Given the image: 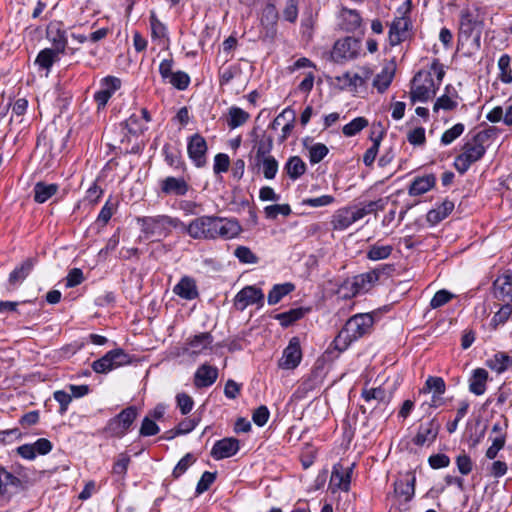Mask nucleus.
Listing matches in <instances>:
<instances>
[{
  "mask_svg": "<svg viewBox=\"0 0 512 512\" xmlns=\"http://www.w3.org/2000/svg\"><path fill=\"white\" fill-rule=\"evenodd\" d=\"M192 239L215 240L217 238L232 239L241 232V226L234 219L217 216H200L180 228Z\"/></svg>",
  "mask_w": 512,
  "mask_h": 512,
  "instance_id": "f257e3e1",
  "label": "nucleus"
},
{
  "mask_svg": "<svg viewBox=\"0 0 512 512\" xmlns=\"http://www.w3.org/2000/svg\"><path fill=\"white\" fill-rule=\"evenodd\" d=\"M136 221L145 239L167 237L172 229L184 227V222L179 218L166 214L142 216L138 217Z\"/></svg>",
  "mask_w": 512,
  "mask_h": 512,
  "instance_id": "f03ea898",
  "label": "nucleus"
},
{
  "mask_svg": "<svg viewBox=\"0 0 512 512\" xmlns=\"http://www.w3.org/2000/svg\"><path fill=\"white\" fill-rule=\"evenodd\" d=\"M137 416V407L128 406L119 414L108 420L106 426L104 427L103 433H105L108 437L120 439L129 432Z\"/></svg>",
  "mask_w": 512,
  "mask_h": 512,
  "instance_id": "7ed1b4c3",
  "label": "nucleus"
},
{
  "mask_svg": "<svg viewBox=\"0 0 512 512\" xmlns=\"http://www.w3.org/2000/svg\"><path fill=\"white\" fill-rule=\"evenodd\" d=\"M438 90L430 71H419L412 80L410 98L412 103L427 102Z\"/></svg>",
  "mask_w": 512,
  "mask_h": 512,
  "instance_id": "20e7f679",
  "label": "nucleus"
},
{
  "mask_svg": "<svg viewBox=\"0 0 512 512\" xmlns=\"http://www.w3.org/2000/svg\"><path fill=\"white\" fill-rule=\"evenodd\" d=\"M131 363V356L123 349L117 348L108 351L100 359L92 363V369L96 373H108L116 368L125 366Z\"/></svg>",
  "mask_w": 512,
  "mask_h": 512,
  "instance_id": "39448f33",
  "label": "nucleus"
},
{
  "mask_svg": "<svg viewBox=\"0 0 512 512\" xmlns=\"http://www.w3.org/2000/svg\"><path fill=\"white\" fill-rule=\"evenodd\" d=\"M361 49V41L354 37H344L335 42L331 58L336 63H344L358 57Z\"/></svg>",
  "mask_w": 512,
  "mask_h": 512,
  "instance_id": "423d86ee",
  "label": "nucleus"
},
{
  "mask_svg": "<svg viewBox=\"0 0 512 512\" xmlns=\"http://www.w3.org/2000/svg\"><path fill=\"white\" fill-rule=\"evenodd\" d=\"M484 145L474 142H467L463 146V152L454 160V167L460 174H465L470 166L479 161L485 154Z\"/></svg>",
  "mask_w": 512,
  "mask_h": 512,
  "instance_id": "0eeeda50",
  "label": "nucleus"
},
{
  "mask_svg": "<svg viewBox=\"0 0 512 512\" xmlns=\"http://www.w3.org/2000/svg\"><path fill=\"white\" fill-rule=\"evenodd\" d=\"M390 270H392L391 265H383L368 272L358 274L351 278L352 285H354V289L358 294L367 293L379 282L381 276Z\"/></svg>",
  "mask_w": 512,
  "mask_h": 512,
  "instance_id": "6e6552de",
  "label": "nucleus"
},
{
  "mask_svg": "<svg viewBox=\"0 0 512 512\" xmlns=\"http://www.w3.org/2000/svg\"><path fill=\"white\" fill-rule=\"evenodd\" d=\"M159 195L184 197L191 190V185L183 176H167L159 181Z\"/></svg>",
  "mask_w": 512,
  "mask_h": 512,
  "instance_id": "1a4fd4ad",
  "label": "nucleus"
},
{
  "mask_svg": "<svg viewBox=\"0 0 512 512\" xmlns=\"http://www.w3.org/2000/svg\"><path fill=\"white\" fill-rule=\"evenodd\" d=\"M373 323V314L359 313L350 317L344 327L350 333L352 339L358 340L371 331Z\"/></svg>",
  "mask_w": 512,
  "mask_h": 512,
  "instance_id": "9d476101",
  "label": "nucleus"
},
{
  "mask_svg": "<svg viewBox=\"0 0 512 512\" xmlns=\"http://www.w3.org/2000/svg\"><path fill=\"white\" fill-rule=\"evenodd\" d=\"M120 78L108 75L100 80V89L95 92L94 100L98 108H104L114 93L121 88Z\"/></svg>",
  "mask_w": 512,
  "mask_h": 512,
  "instance_id": "9b49d317",
  "label": "nucleus"
},
{
  "mask_svg": "<svg viewBox=\"0 0 512 512\" xmlns=\"http://www.w3.org/2000/svg\"><path fill=\"white\" fill-rule=\"evenodd\" d=\"M354 464L351 467L344 468L342 464L336 463L333 465L332 473L329 482V490L335 493L338 490L347 492L350 489L351 475Z\"/></svg>",
  "mask_w": 512,
  "mask_h": 512,
  "instance_id": "f8f14e48",
  "label": "nucleus"
},
{
  "mask_svg": "<svg viewBox=\"0 0 512 512\" xmlns=\"http://www.w3.org/2000/svg\"><path fill=\"white\" fill-rule=\"evenodd\" d=\"M207 150V142L200 134L196 133L188 138L187 153L196 167L200 168L206 164Z\"/></svg>",
  "mask_w": 512,
  "mask_h": 512,
  "instance_id": "ddd939ff",
  "label": "nucleus"
},
{
  "mask_svg": "<svg viewBox=\"0 0 512 512\" xmlns=\"http://www.w3.org/2000/svg\"><path fill=\"white\" fill-rule=\"evenodd\" d=\"M440 431L439 422L433 418L427 422L419 425L416 435L413 437L412 442L416 446H430L432 445Z\"/></svg>",
  "mask_w": 512,
  "mask_h": 512,
  "instance_id": "4468645a",
  "label": "nucleus"
},
{
  "mask_svg": "<svg viewBox=\"0 0 512 512\" xmlns=\"http://www.w3.org/2000/svg\"><path fill=\"white\" fill-rule=\"evenodd\" d=\"M253 304H258L260 307L264 305V294L260 288L255 286L244 287L234 298V305L240 311Z\"/></svg>",
  "mask_w": 512,
  "mask_h": 512,
  "instance_id": "2eb2a0df",
  "label": "nucleus"
},
{
  "mask_svg": "<svg viewBox=\"0 0 512 512\" xmlns=\"http://www.w3.org/2000/svg\"><path fill=\"white\" fill-rule=\"evenodd\" d=\"M213 336L210 332H202L187 339L183 352L189 356L197 357L211 350Z\"/></svg>",
  "mask_w": 512,
  "mask_h": 512,
  "instance_id": "dca6fc26",
  "label": "nucleus"
},
{
  "mask_svg": "<svg viewBox=\"0 0 512 512\" xmlns=\"http://www.w3.org/2000/svg\"><path fill=\"white\" fill-rule=\"evenodd\" d=\"M482 23L478 8L463 9L460 14V36L470 38L474 31L480 30Z\"/></svg>",
  "mask_w": 512,
  "mask_h": 512,
  "instance_id": "f3484780",
  "label": "nucleus"
},
{
  "mask_svg": "<svg viewBox=\"0 0 512 512\" xmlns=\"http://www.w3.org/2000/svg\"><path fill=\"white\" fill-rule=\"evenodd\" d=\"M278 11L274 4L268 3L262 10L260 24L264 39H274L277 34Z\"/></svg>",
  "mask_w": 512,
  "mask_h": 512,
  "instance_id": "a211bd4d",
  "label": "nucleus"
},
{
  "mask_svg": "<svg viewBox=\"0 0 512 512\" xmlns=\"http://www.w3.org/2000/svg\"><path fill=\"white\" fill-rule=\"evenodd\" d=\"M302 360V349L298 337H292L288 346L284 349L279 367L283 369H295Z\"/></svg>",
  "mask_w": 512,
  "mask_h": 512,
  "instance_id": "6ab92c4d",
  "label": "nucleus"
},
{
  "mask_svg": "<svg viewBox=\"0 0 512 512\" xmlns=\"http://www.w3.org/2000/svg\"><path fill=\"white\" fill-rule=\"evenodd\" d=\"M218 368L208 363L200 365L193 378V384L197 389L212 386L218 378Z\"/></svg>",
  "mask_w": 512,
  "mask_h": 512,
  "instance_id": "aec40b11",
  "label": "nucleus"
},
{
  "mask_svg": "<svg viewBox=\"0 0 512 512\" xmlns=\"http://www.w3.org/2000/svg\"><path fill=\"white\" fill-rule=\"evenodd\" d=\"M410 27L411 21L409 17H396L389 29L390 44L396 46L403 42L407 38Z\"/></svg>",
  "mask_w": 512,
  "mask_h": 512,
  "instance_id": "412c9836",
  "label": "nucleus"
},
{
  "mask_svg": "<svg viewBox=\"0 0 512 512\" xmlns=\"http://www.w3.org/2000/svg\"><path fill=\"white\" fill-rule=\"evenodd\" d=\"M239 441L236 438L218 440L212 447L211 456L221 460L234 456L239 451Z\"/></svg>",
  "mask_w": 512,
  "mask_h": 512,
  "instance_id": "4be33fe9",
  "label": "nucleus"
},
{
  "mask_svg": "<svg viewBox=\"0 0 512 512\" xmlns=\"http://www.w3.org/2000/svg\"><path fill=\"white\" fill-rule=\"evenodd\" d=\"M338 25L345 32H354L362 25V17L357 10L342 7L338 15Z\"/></svg>",
  "mask_w": 512,
  "mask_h": 512,
  "instance_id": "5701e85b",
  "label": "nucleus"
},
{
  "mask_svg": "<svg viewBox=\"0 0 512 512\" xmlns=\"http://www.w3.org/2000/svg\"><path fill=\"white\" fill-rule=\"evenodd\" d=\"M493 293L498 300L509 303L512 301V274L505 273L493 282Z\"/></svg>",
  "mask_w": 512,
  "mask_h": 512,
  "instance_id": "b1692460",
  "label": "nucleus"
},
{
  "mask_svg": "<svg viewBox=\"0 0 512 512\" xmlns=\"http://www.w3.org/2000/svg\"><path fill=\"white\" fill-rule=\"evenodd\" d=\"M415 481V475L413 473H407L395 481V493L400 497H404L405 501L411 500L415 493Z\"/></svg>",
  "mask_w": 512,
  "mask_h": 512,
  "instance_id": "393cba45",
  "label": "nucleus"
},
{
  "mask_svg": "<svg viewBox=\"0 0 512 512\" xmlns=\"http://www.w3.org/2000/svg\"><path fill=\"white\" fill-rule=\"evenodd\" d=\"M173 292L185 300H194L199 296L196 282L189 276L182 277L174 286Z\"/></svg>",
  "mask_w": 512,
  "mask_h": 512,
  "instance_id": "a878e982",
  "label": "nucleus"
},
{
  "mask_svg": "<svg viewBox=\"0 0 512 512\" xmlns=\"http://www.w3.org/2000/svg\"><path fill=\"white\" fill-rule=\"evenodd\" d=\"M355 217L350 206L340 208L336 210L332 216L331 225L334 230L342 231L346 230L353 223H355Z\"/></svg>",
  "mask_w": 512,
  "mask_h": 512,
  "instance_id": "bb28decb",
  "label": "nucleus"
},
{
  "mask_svg": "<svg viewBox=\"0 0 512 512\" xmlns=\"http://www.w3.org/2000/svg\"><path fill=\"white\" fill-rule=\"evenodd\" d=\"M436 184V177L434 174H427L424 176L416 177L409 186L408 192L411 196L422 195L431 190Z\"/></svg>",
  "mask_w": 512,
  "mask_h": 512,
  "instance_id": "cd10ccee",
  "label": "nucleus"
},
{
  "mask_svg": "<svg viewBox=\"0 0 512 512\" xmlns=\"http://www.w3.org/2000/svg\"><path fill=\"white\" fill-rule=\"evenodd\" d=\"M377 126L379 128L378 135H375L374 130L372 131V134L370 136V139L372 141V146L370 148H368L363 155V163L367 167H371L373 165V163L375 162L381 141L385 134V131L383 130L381 123H378Z\"/></svg>",
  "mask_w": 512,
  "mask_h": 512,
  "instance_id": "c85d7f7f",
  "label": "nucleus"
},
{
  "mask_svg": "<svg viewBox=\"0 0 512 512\" xmlns=\"http://www.w3.org/2000/svg\"><path fill=\"white\" fill-rule=\"evenodd\" d=\"M361 397L365 400V402L370 403L375 400L378 403L387 405L390 403L392 399V393L387 391L384 387L379 386L375 388H363L361 392Z\"/></svg>",
  "mask_w": 512,
  "mask_h": 512,
  "instance_id": "c756f323",
  "label": "nucleus"
},
{
  "mask_svg": "<svg viewBox=\"0 0 512 512\" xmlns=\"http://www.w3.org/2000/svg\"><path fill=\"white\" fill-rule=\"evenodd\" d=\"M488 379V372L484 368H477L469 379V391L477 396H480L486 391V382Z\"/></svg>",
  "mask_w": 512,
  "mask_h": 512,
  "instance_id": "7c9ffc66",
  "label": "nucleus"
},
{
  "mask_svg": "<svg viewBox=\"0 0 512 512\" xmlns=\"http://www.w3.org/2000/svg\"><path fill=\"white\" fill-rule=\"evenodd\" d=\"M454 207L453 201L445 199L440 205L427 213V221L432 225L438 224L452 213Z\"/></svg>",
  "mask_w": 512,
  "mask_h": 512,
  "instance_id": "2f4dec72",
  "label": "nucleus"
},
{
  "mask_svg": "<svg viewBox=\"0 0 512 512\" xmlns=\"http://www.w3.org/2000/svg\"><path fill=\"white\" fill-rule=\"evenodd\" d=\"M162 153L164 155L165 162L171 168L181 171L186 169V164L183 161L181 152L179 150L172 147L170 144H165L162 148Z\"/></svg>",
  "mask_w": 512,
  "mask_h": 512,
  "instance_id": "473e14b6",
  "label": "nucleus"
},
{
  "mask_svg": "<svg viewBox=\"0 0 512 512\" xmlns=\"http://www.w3.org/2000/svg\"><path fill=\"white\" fill-rule=\"evenodd\" d=\"M254 165L262 169L265 179L272 180L276 177L278 172V161L274 156H266L263 158H254Z\"/></svg>",
  "mask_w": 512,
  "mask_h": 512,
  "instance_id": "72a5a7b5",
  "label": "nucleus"
},
{
  "mask_svg": "<svg viewBox=\"0 0 512 512\" xmlns=\"http://www.w3.org/2000/svg\"><path fill=\"white\" fill-rule=\"evenodd\" d=\"M21 487V480L0 464V496L9 493L10 488Z\"/></svg>",
  "mask_w": 512,
  "mask_h": 512,
  "instance_id": "f704fd0d",
  "label": "nucleus"
},
{
  "mask_svg": "<svg viewBox=\"0 0 512 512\" xmlns=\"http://www.w3.org/2000/svg\"><path fill=\"white\" fill-rule=\"evenodd\" d=\"M307 166L299 156H291L284 165V170L292 180L299 179L305 174Z\"/></svg>",
  "mask_w": 512,
  "mask_h": 512,
  "instance_id": "c9c22d12",
  "label": "nucleus"
},
{
  "mask_svg": "<svg viewBox=\"0 0 512 512\" xmlns=\"http://www.w3.org/2000/svg\"><path fill=\"white\" fill-rule=\"evenodd\" d=\"M35 260L33 258H27L24 260L20 266L16 267L9 274V283L11 285H16L17 283L22 282L26 279V277L30 274L34 267Z\"/></svg>",
  "mask_w": 512,
  "mask_h": 512,
  "instance_id": "e433bc0d",
  "label": "nucleus"
},
{
  "mask_svg": "<svg viewBox=\"0 0 512 512\" xmlns=\"http://www.w3.org/2000/svg\"><path fill=\"white\" fill-rule=\"evenodd\" d=\"M250 118V114L237 106H231L228 109L227 126L230 129H235L244 125Z\"/></svg>",
  "mask_w": 512,
  "mask_h": 512,
  "instance_id": "4c0bfd02",
  "label": "nucleus"
},
{
  "mask_svg": "<svg viewBox=\"0 0 512 512\" xmlns=\"http://www.w3.org/2000/svg\"><path fill=\"white\" fill-rule=\"evenodd\" d=\"M58 191L57 184H46L44 182H38L34 186V200L37 203H44L54 196Z\"/></svg>",
  "mask_w": 512,
  "mask_h": 512,
  "instance_id": "58836bf2",
  "label": "nucleus"
},
{
  "mask_svg": "<svg viewBox=\"0 0 512 512\" xmlns=\"http://www.w3.org/2000/svg\"><path fill=\"white\" fill-rule=\"evenodd\" d=\"M295 289L294 284L290 282L275 284L268 293L267 302L269 305L279 303L283 297L291 293Z\"/></svg>",
  "mask_w": 512,
  "mask_h": 512,
  "instance_id": "ea45409f",
  "label": "nucleus"
},
{
  "mask_svg": "<svg viewBox=\"0 0 512 512\" xmlns=\"http://www.w3.org/2000/svg\"><path fill=\"white\" fill-rule=\"evenodd\" d=\"M59 53L55 52L51 48L42 49L36 59L35 64L40 68L49 72L53 64L59 60Z\"/></svg>",
  "mask_w": 512,
  "mask_h": 512,
  "instance_id": "a19ab883",
  "label": "nucleus"
},
{
  "mask_svg": "<svg viewBox=\"0 0 512 512\" xmlns=\"http://www.w3.org/2000/svg\"><path fill=\"white\" fill-rule=\"evenodd\" d=\"M308 312V309H305L303 307L299 308H293L289 311L279 313L275 315V319L279 321L280 325L282 327H289L296 321L300 320L304 317V315Z\"/></svg>",
  "mask_w": 512,
  "mask_h": 512,
  "instance_id": "79ce46f5",
  "label": "nucleus"
},
{
  "mask_svg": "<svg viewBox=\"0 0 512 512\" xmlns=\"http://www.w3.org/2000/svg\"><path fill=\"white\" fill-rule=\"evenodd\" d=\"M253 148L256 151L254 158H263L266 156H271L270 153L273 149L272 136L263 133L254 141Z\"/></svg>",
  "mask_w": 512,
  "mask_h": 512,
  "instance_id": "37998d69",
  "label": "nucleus"
},
{
  "mask_svg": "<svg viewBox=\"0 0 512 512\" xmlns=\"http://www.w3.org/2000/svg\"><path fill=\"white\" fill-rule=\"evenodd\" d=\"M48 39L52 42L53 48L55 52L59 54H64L67 47V36L66 32L62 29L48 30L47 32Z\"/></svg>",
  "mask_w": 512,
  "mask_h": 512,
  "instance_id": "c03bdc74",
  "label": "nucleus"
},
{
  "mask_svg": "<svg viewBox=\"0 0 512 512\" xmlns=\"http://www.w3.org/2000/svg\"><path fill=\"white\" fill-rule=\"evenodd\" d=\"M149 22L153 40H163L168 37L167 27L159 20L155 11H150Z\"/></svg>",
  "mask_w": 512,
  "mask_h": 512,
  "instance_id": "a18cd8bd",
  "label": "nucleus"
},
{
  "mask_svg": "<svg viewBox=\"0 0 512 512\" xmlns=\"http://www.w3.org/2000/svg\"><path fill=\"white\" fill-rule=\"evenodd\" d=\"M393 251L391 245H381L375 243L371 245L367 251V258L372 261L387 259Z\"/></svg>",
  "mask_w": 512,
  "mask_h": 512,
  "instance_id": "49530a36",
  "label": "nucleus"
},
{
  "mask_svg": "<svg viewBox=\"0 0 512 512\" xmlns=\"http://www.w3.org/2000/svg\"><path fill=\"white\" fill-rule=\"evenodd\" d=\"M446 391V383L442 377L429 376L421 390L423 393L433 392L437 395H443Z\"/></svg>",
  "mask_w": 512,
  "mask_h": 512,
  "instance_id": "de8ad7c7",
  "label": "nucleus"
},
{
  "mask_svg": "<svg viewBox=\"0 0 512 512\" xmlns=\"http://www.w3.org/2000/svg\"><path fill=\"white\" fill-rule=\"evenodd\" d=\"M512 315V305L509 303L503 304L499 310L493 315L490 326L493 330L498 329V327L504 325L510 316Z\"/></svg>",
  "mask_w": 512,
  "mask_h": 512,
  "instance_id": "09e8293b",
  "label": "nucleus"
},
{
  "mask_svg": "<svg viewBox=\"0 0 512 512\" xmlns=\"http://www.w3.org/2000/svg\"><path fill=\"white\" fill-rule=\"evenodd\" d=\"M369 125L365 117L359 116L343 126L342 133L346 137H353Z\"/></svg>",
  "mask_w": 512,
  "mask_h": 512,
  "instance_id": "8fccbe9b",
  "label": "nucleus"
},
{
  "mask_svg": "<svg viewBox=\"0 0 512 512\" xmlns=\"http://www.w3.org/2000/svg\"><path fill=\"white\" fill-rule=\"evenodd\" d=\"M511 58L508 54H503L498 60V68L500 70L499 79L504 84L512 83Z\"/></svg>",
  "mask_w": 512,
  "mask_h": 512,
  "instance_id": "3c124183",
  "label": "nucleus"
},
{
  "mask_svg": "<svg viewBox=\"0 0 512 512\" xmlns=\"http://www.w3.org/2000/svg\"><path fill=\"white\" fill-rule=\"evenodd\" d=\"M512 365V358L506 353L499 352L489 361V367L497 373L505 372Z\"/></svg>",
  "mask_w": 512,
  "mask_h": 512,
  "instance_id": "603ef678",
  "label": "nucleus"
},
{
  "mask_svg": "<svg viewBox=\"0 0 512 512\" xmlns=\"http://www.w3.org/2000/svg\"><path fill=\"white\" fill-rule=\"evenodd\" d=\"M234 256L242 264H257L259 257L247 246H238L234 250Z\"/></svg>",
  "mask_w": 512,
  "mask_h": 512,
  "instance_id": "864d4df0",
  "label": "nucleus"
},
{
  "mask_svg": "<svg viewBox=\"0 0 512 512\" xmlns=\"http://www.w3.org/2000/svg\"><path fill=\"white\" fill-rule=\"evenodd\" d=\"M394 77V73L389 71L388 69H383L379 74H377L373 80V86L378 90V92H385L390 86Z\"/></svg>",
  "mask_w": 512,
  "mask_h": 512,
  "instance_id": "5fc2aeb1",
  "label": "nucleus"
},
{
  "mask_svg": "<svg viewBox=\"0 0 512 512\" xmlns=\"http://www.w3.org/2000/svg\"><path fill=\"white\" fill-rule=\"evenodd\" d=\"M125 127L128 132L133 135H138L143 133L147 127L145 123H143L140 115L133 113L125 120Z\"/></svg>",
  "mask_w": 512,
  "mask_h": 512,
  "instance_id": "6e6d98bb",
  "label": "nucleus"
},
{
  "mask_svg": "<svg viewBox=\"0 0 512 512\" xmlns=\"http://www.w3.org/2000/svg\"><path fill=\"white\" fill-rule=\"evenodd\" d=\"M329 149L325 144L315 143L309 148V161L311 164L321 162L328 154Z\"/></svg>",
  "mask_w": 512,
  "mask_h": 512,
  "instance_id": "4d7b16f0",
  "label": "nucleus"
},
{
  "mask_svg": "<svg viewBox=\"0 0 512 512\" xmlns=\"http://www.w3.org/2000/svg\"><path fill=\"white\" fill-rule=\"evenodd\" d=\"M465 130V126L462 123H457L450 129L446 130L441 136V144L449 145L460 137Z\"/></svg>",
  "mask_w": 512,
  "mask_h": 512,
  "instance_id": "13d9d810",
  "label": "nucleus"
},
{
  "mask_svg": "<svg viewBox=\"0 0 512 512\" xmlns=\"http://www.w3.org/2000/svg\"><path fill=\"white\" fill-rule=\"evenodd\" d=\"M264 213L269 219H276L278 215L289 216L291 207L288 204H273L264 208Z\"/></svg>",
  "mask_w": 512,
  "mask_h": 512,
  "instance_id": "bf43d9fd",
  "label": "nucleus"
},
{
  "mask_svg": "<svg viewBox=\"0 0 512 512\" xmlns=\"http://www.w3.org/2000/svg\"><path fill=\"white\" fill-rule=\"evenodd\" d=\"M167 83L183 91L186 90L190 84V76L184 71H176Z\"/></svg>",
  "mask_w": 512,
  "mask_h": 512,
  "instance_id": "052dcab7",
  "label": "nucleus"
},
{
  "mask_svg": "<svg viewBox=\"0 0 512 512\" xmlns=\"http://www.w3.org/2000/svg\"><path fill=\"white\" fill-rule=\"evenodd\" d=\"M353 341L356 340L352 339L350 333L343 327L333 341L334 348L340 352L345 351Z\"/></svg>",
  "mask_w": 512,
  "mask_h": 512,
  "instance_id": "680f3d73",
  "label": "nucleus"
},
{
  "mask_svg": "<svg viewBox=\"0 0 512 512\" xmlns=\"http://www.w3.org/2000/svg\"><path fill=\"white\" fill-rule=\"evenodd\" d=\"M196 461V458L192 453H187L184 457H182L175 468L173 469L172 475L174 478H179L183 475L187 469Z\"/></svg>",
  "mask_w": 512,
  "mask_h": 512,
  "instance_id": "e2e57ef3",
  "label": "nucleus"
},
{
  "mask_svg": "<svg viewBox=\"0 0 512 512\" xmlns=\"http://www.w3.org/2000/svg\"><path fill=\"white\" fill-rule=\"evenodd\" d=\"M129 463L130 456L125 453H121L113 464V474L123 478L127 473Z\"/></svg>",
  "mask_w": 512,
  "mask_h": 512,
  "instance_id": "0e129e2a",
  "label": "nucleus"
},
{
  "mask_svg": "<svg viewBox=\"0 0 512 512\" xmlns=\"http://www.w3.org/2000/svg\"><path fill=\"white\" fill-rule=\"evenodd\" d=\"M458 106V101L453 99L451 96L442 95L434 103L433 111L438 112L439 110L451 111Z\"/></svg>",
  "mask_w": 512,
  "mask_h": 512,
  "instance_id": "69168bd1",
  "label": "nucleus"
},
{
  "mask_svg": "<svg viewBox=\"0 0 512 512\" xmlns=\"http://www.w3.org/2000/svg\"><path fill=\"white\" fill-rule=\"evenodd\" d=\"M176 403L182 415H187L194 407L193 398L184 392L176 395Z\"/></svg>",
  "mask_w": 512,
  "mask_h": 512,
  "instance_id": "338daca9",
  "label": "nucleus"
},
{
  "mask_svg": "<svg viewBox=\"0 0 512 512\" xmlns=\"http://www.w3.org/2000/svg\"><path fill=\"white\" fill-rule=\"evenodd\" d=\"M453 297L454 295L451 292L445 289H441L437 291L432 297L430 301V307L433 309L440 308L447 304Z\"/></svg>",
  "mask_w": 512,
  "mask_h": 512,
  "instance_id": "774afa93",
  "label": "nucleus"
}]
</instances>
